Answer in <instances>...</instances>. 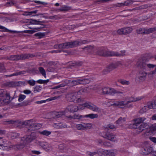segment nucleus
<instances>
[{"label":"nucleus","mask_w":156,"mask_h":156,"mask_svg":"<svg viewBox=\"0 0 156 156\" xmlns=\"http://www.w3.org/2000/svg\"><path fill=\"white\" fill-rule=\"evenodd\" d=\"M126 102L124 101H117L111 105V106L114 107H118L120 108H126Z\"/></svg>","instance_id":"14"},{"label":"nucleus","mask_w":156,"mask_h":156,"mask_svg":"<svg viewBox=\"0 0 156 156\" xmlns=\"http://www.w3.org/2000/svg\"><path fill=\"white\" fill-rule=\"evenodd\" d=\"M69 118H70L74 119H80L82 118H84V116L80 115L79 114H75L72 116H70L68 117Z\"/></svg>","instance_id":"30"},{"label":"nucleus","mask_w":156,"mask_h":156,"mask_svg":"<svg viewBox=\"0 0 156 156\" xmlns=\"http://www.w3.org/2000/svg\"><path fill=\"white\" fill-rule=\"evenodd\" d=\"M133 2L132 0L126 1L124 2L125 6H128L131 5L133 3Z\"/></svg>","instance_id":"51"},{"label":"nucleus","mask_w":156,"mask_h":156,"mask_svg":"<svg viewBox=\"0 0 156 156\" xmlns=\"http://www.w3.org/2000/svg\"><path fill=\"white\" fill-rule=\"evenodd\" d=\"M30 103V101L27 100V101H26L23 102L21 103V105L22 106H26L27 105H29Z\"/></svg>","instance_id":"58"},{"label":"nucleus","mask_w":156,"mask_h":156,"mask_svg":"<svg viewBox=\"0 0 156 156\" xmlns=\"http://www.w3.org/2000/svg\"><path fill=\"white\" fill-rule=\"evenodd\" d=\"M156 31V27L149 29L140 28L136 30L137 33L139 34H147Z\"/></svg>","instance_id":"8"},{"label":"nucleus","mask_w":156,"mask_h":156,"mask_svg":"<svg viewBox=\"0 0 156 156\" xmlns=\"http://www.w3.org/2000/svg\"><path fill=\"white\" fill-rule=\"evenodd\" d=\"M119 82L122 84L123 85H129V82L128 81H126L124 80H120Z\"/></svg>","instance_id":"55"},{"label":"nucleus","mask_w":156,"mask_h":156,"mask_svg":"<svg viewBox=\"0 0 156 156\" xmlns=\"http://www.w3.org/2000/svg\"><path fill=\"white\" fill-rule=\"evenodd\" d=\"M66 109L71 112H76L78 110V106L75 104H71L67 106Z\"/></svg>","instance_id":"17"},{"label":"nucleus","mask_w":156,"mask_h":156,"mask_svg":"<svg viewBox=\"0 0 156 156\" xmlns=\"http://www.w3.org/2000/svg\"><path fill=\"white\" fill-rule=\"evenodd\" d=\"M133 30L130 27L123 28L118 30L117 33L119 34H127L130 33Z\"/></svg>","instance_id":"13"},{"label":"nucleus","mask_w":156,"mask_h":156,"mask_svg":"<svg viewBox=\"0 0 156 156\" xmlns=\"http://www.w3.org/2000/svg\"><path fill=\"white\" fill-rule=\"evenodd\" d=\"M38 69L41 74H42L44 77L46 78V72L44 69L42 67H40Z\"/></svg>","instance_id":"37"},{"label":"nucleus","mask_w":156,"mask_h":156,"mask_svg":"<svg viewBox=\"0 0 156 156\" xmlns=\"http://www.w3.org/2000/svg\"><path fill=\"white\" fill-rule=\"evenodd\" d=\"M19 136L20 134L16 133H13L11 134V137L13 139L17 138Z\"/></svg>","instance_id":"47"},{"label":"nucleus","mask_w":156,"mask_h":156,"mask_svg":"<svg viewBox=\"0 0 156 156\" xmlns=\"http://www.w3.org/2000/svg\"><path fill=\"white\" fill-rule=\"evenodd\" d=\"M94 48V47L93 46L90 45L87 46L86 47H85L83 49L86 50L87 51L89 52H90L93 50Z\"/></svg>","instance_id":"42"},{"label":"nucleus","mask_w":156,"mask_h":156,"mask_svg":"<svg viewBox=\"0 0 156 156\" xmlns=\"http://www.w3.org/2000/svg\"><path fill=\"white\" fill-rule=\"evenodd\" d=\"M49 81V80H39L37 81V82L40 84H46Z\"/></svg>","instance_id":"49"},{"label":"nucleus","mask_w":156,"mask_h":156,"mask_svg":"<svg viewBox=\"0 0 156 156\" xmlns=\"http://www.w3.org/2000/svg\"><path fill=\"white\" fill-rule=\"evenodd\" d=\"M114 92L113 94H112V95H113L115 94H116L118 96L121 95L122 94H123V93L119 91H116L113 89Z\"/></svg>","instance_id":"50"},{"label":"nucleus","mask_w":156,"mask_h":156,"mask_svg":"<svg viewBox=\"0 0 156 156\" xmlns=\"http://www.w3.org/2000/svg\"><path fill=\"white\" fill-rule=\"evenodd\" d=\"M41 88L40 86H36L34 88V92L35 93L39 92L41 90Z\"/></svg>","instance_id":"52"},{"label":"nucleus","mask_w":156,"mask_h":156,"mask_svg":"<svg viewBox=\"0 0 156 156\" xmlns=\"http://www.w3.org/2000/svg\"><path fill=\"white\" fill-rule=\"evenodd\" d=\"M67 84V80H66L65 81V83H62L59 84V85L56 86V88H59L60 87H64L66 86Z\"/></svg>","instance_id":"54"},{"label":"nucleus","mask_w":156,"mask_h":156,"mask_svg":"<svg viewBox=\"0 0 156 156\" xmlns=\"http://www.w3.org/2000/svg\"><path fill=\"white\" fill-rule=\"evenodd\" d=\"M80 84H86L90 82V80L88 79H79Z\"/></svg>","instance_id":"27"},{"label":"nucleus","mask_w":156,"mask_h":156,"mask_svg":"<svg viewBox=\"0 0 156 156\" xmlns=\"http://www.w3.org/2000/svg\"><path fill=\"white\" fill-rule=\"evenodd\" d=\"M37 144L47 151H51L52 150L51 146L46 142L39 141Z\"/></svg>","instance_id":"12"},{"label":"nucleus","mask_w":156,"mask_h":156,"mask_svg":"<svg viewBox=\"0 0 156 156\" xmlns=\"http://www.w3.org/2000/svg\"><path fill=\"white\" fill-rule=\"evenodd\" d=\"M150 140L153 143L156 144V138L151 136L149 137Z\"/></svg>","instance_id":"64"},{"label":"nucleus","mask_w":156,"mask_h":156,"mask_svg":"<svg viewBox=\"0 0 156 156\" xmlns=\"http://www.w3.org/2000/svg\"><path fill=\"white\" fill-rule=\"evenodd\" d=\"M101 136L104 138L113 142H116L117 141L115 135L112 133L102 132L101 133Z\"/></svg>","instance_id":"6"},{"label":"nucleus","mask_w":156,"mask_h":156,"mask_svg":"<svg viewBox=\"0 0 156 156\" xmlns=\"http://www.w3.org/2000/svg\"><path fill=\"white\" fill-rule=\"evenodd\" d=\"M77 94L76 92H71L67 94L66 96L67 100L70 102H74Z\"/></svg>","instance_id":"15"},{"label":"nucleus","mask_w":156,"mask_h":156,"mask_svg":"<svg viewBox=\"0 0 156 156\" xmlns=\"http://www.w3.org/2000/svg\"><path fill=\"white\" fill-rule=\"evenodd\" d=\"M84 129H90L92 127V125L89 123H83Z\"/></svg>","instance_id":"41"},{"label":"nucleus","mask_w":156,"mask_h":156,"mask_svg":"<svg viewBox=\"0 0 156 156\" xmlns=\"http://www.w3.org/2000/svg\"><path fill=\"white\" fill-rule=\"evenodd\" d=\"M40 133L41 134L43 135L48 136L51 134V132L50 131L45 130L42 131L40 132Z\"/></svg>","instance_id":"40"},{"label":"nucleus","mask_w":156,"mask_h":156,"mask_svg":"<svg viewBox=\"0 0 156 156\" xmlns=\"http://www.w3.org/2000/svg\"><path fill=\"white\" fill-rule=\"evenodd\" d=\"M112 51L107 50L104 48H100L97 49L96 53L101 56H112Z\"/></svg>","instance_id":"9"},{"label":"nucleus","mask_w":156,"mask_h":156,"mask_svg":"<svg viewBox=\"0 0 156 156\" xmlns=\"http://www.w3.org/2000/svg\"><path fill=\"white\" fill-rule=\"evenodd\" d=\"M45 35V34L44 33L38 32L35 34L34 36L38 37V38L40 39L43 38Z\"/></svg>","instance_id":"34"},{"label":"nucleus","mask_w":156,"mask_h":156,"mask_svg":"<svg viewBox=\"0 0 156 156\" xmlns=\"http://www.w3.org/2000/svg\"><path fill=\"white\" fill-rule=\"evenodd\" d=\"M26 73L25 71H20L19 72H16L12 74L7 75L6 76L10 77L13 76H17L18 75H22L25 74Z\"/></svg>","instance_id":"25"},{"label":"nucleus","mask_w":156,"mask_h":156,"mask_svg":"<svg viewBox=\"0 0 156 156\" xmlns=\"http://www.w3.org/2000/svg\"><path fill=\"white\" fill-rule=\"evenodd\" d=\"M9 59L10 60H20V55H12L9 57Z\"/></svg>","instance_id":"29"},{"label":"nucleus","mask_w":156,"mask_h":156,"mask_svg":"<svg viewBox=\"0 0 156 156\" xmlns=\"http://www.w3.org/2000/svg\"><path fill=\"white\" fill-rule=\"evenodd\" d=\"M37 10H35L31 12H24L23 15L25 16H30L32 15L33 14H35L37 12Z\"/></svg>","instance_id":"38"},{"label":"nucleus","mask_w":156,"mask_h":156,"mask_svg":"<svg viewBox=\"0 0 156 156\" xmlns=\"http://www.w3.org/2000/svg\"><path fill=\"white\" fill-rule=\"evenodd\" d=\"M113 65L112 63L110 64L108 67V71H110L114 69L115 68H114Z\"/></svg>","instance_id":"59"},{"label":"nucleus","mask_w":156,"mask_h":156,"mask_svg":"<svg viewBox=\"0 0 156 156\" xmlns=\"http://www.w3.org/2000/svg\"><path fill=\"white\" fill-rule=\"evenodd\" d=\"M20 55L21 60L28 59L30 57H31L33 55L30 54H25Z\"/></svg>","instance_id":"31"},{"label":"nucleus","mask_w":156,"mask_h":156,"mask_svg":"<svg viewBox=\"0 0 156 156\" xmlns=\"http://www.w3.org/2000/svg\"><path fill=\"white\" fill-rule=\"evenodd\" d=\"M99 153L102 156H114L116 154V151L114 150H105L101 149Z\"/></svg>","instance_id":"10"},{"label":"nucleus","mask_w":156,"mask_h":156,"mask_svg":"<svg viewBox=\"0 0 156 156\" xmlns=\"http://www.w3.org/2000/svg\"><path fill=\"white\" fill-rule=\"evenodd\" d=\"M89 109L95 112H99L100 110L98 108L93 105H90Z\"/></svg>","instance_id":"33"},{"label":"nucleus","mask_w":156,"mask_h":156,"mask_svg":"<svg viewBox=\"0 0 156 156\" xmlns=\"http://www.w3.org/2000/svg\"><path fill=\"white\" fill-rule=\"evenodd\" d=\"M37 138L36 134L34 132L32 133L30 135L25 136L21 138L22 143L24 144H27L31 142Z\"/></svg>","instance_id":"5"},{"label":"nucleus","mask_w":156,"mask_h":156,"mask_svg":"<svg viewBox=\"0 0 156 156\" xmlns=\"http://www.w3.org/2000/svg\"><path fill=\"white\" fill-rule=\"evenodd\" d=\"M87 88H83L79 90L78 92H76L78 94H83L84 93L87 92Z\"/></svg>","instance_id":"45"},{"label":"nucleus","mask_w":156,"mask_h":156,"mask_svg":"<svg viewBox=\"0 0 156 156\" xmlns=\"http://www.w3.org/2000/svg\"><path fill=\"white\" fill-rule=\"evenodd\" d=\"M83 123L82 124H78L76 126V128L78 130H84Z\"/></svg>","instance_id":"46"},{"label":"nucleus","mask_w":156,"mask_h":156,"mask_svg":"<svg viewBox=\"0 0 156 156\" xmlns=\"http://www.w3.org/2000/svg\"><path fill=\"white\" fill-rule=\"evenodd\" d=\"M67 84H69V86L71 87H73L80 84L79 79H77L76 80H66Z\"/></svg>","instance_id":"21"},{"label":"nucleus","mask_w":156,"mask_h":156,"mask_svg":"<svg viewBox=\"0 0 156 156\" xmlns=\"http://www.w3.org/2000/svg\"><path fill=\"white\" fill-rule=\"evenodd\" d=\"M106 128H109L111 129H116V127L114 125L112 124H109L108 125Z\"/></svg>","instance_id":"60"},{"label":"nucleus","mask_w":156,"mask_h":156,"mask_svg":"<svg viewBox=\"0 0 156 156\" xmlns=\"http://www.w3.org/2000/svg\"><path fill=\"white\" fill-rule=\"evenodd\" d=\"M5 69L4 64L3 63H0V71L4 70Z\"/></svg>","instance_id":"63"},{"label":"nucleus","mask_w":156,"mask_h":156,"mask_svg":"<svg viewBox=\"0 0 156 156\" xmlns=\"http://www.w3.org/2000/svg\"><path fill=\"white\" fill-rule=\"evenodd\" d=\"M33 24H40L39 23H44L43 21H40L38 20H32V21L31 22Z\"/></svg>","instance_id":"62"},{"label":"nucleus","mask_w":156,"mask_h":156,"mask_svg":"<svg viewBox=\"0 0 156 156\" xmlns=\"http://www.w3.org/2000/svg\"><path fill=\"white\" fill-rule=\"evenodd\" d=\"M78 94H76V97L75 101H74V102L76 103H83L84 101V98L78 96Z\"/></svg>","instance_id":"24"},{"label":"nucleus","mask_w":156,"mask_h":156,"mask_svg":"<svg viewBox=\"0 0 156 156\" xmlns=\"http://www.w3.org/2000/svg\"><path fill=\"white\" fill-rule=\"evenodd\" d=\"M7 85L9 87H14L18 86V83L12 81L7 83Z\"/></svg>","instance_id":"36"},{"label":"nucleus","mask_w":156,"mask_h":156,"mask_svg":"<svg viewBox=\"0 0 156 156\" xmlns=\"http://www.w3.org/2000/svg\"><path fill=\"white\" fill-rule=\"evenodd\" d=\"M153 58V56H151L150 57L149 59L141 58L139 59L137 63V65L138 67H139L141 69L145 70L148 69L149 70H151L155 68L154 70L151 71L148 73L145 72L144 71H140L138 76L139 81H144L146 78L147 75H153L156 74V65L147 63V62H148L150 59Z\"/></svg>","instance_id":"1"},{"label":"nucleus","mask_w":156,"mask_h":156,"mask_svg":"<svg viewBox=\"0 0 156 156\" xmlns=\"http://www.w3.org/2000/svg\"><path fill=\"white\" fill-rule=\"evenodd\" d=\"M126 121L125 117H120L116 121V123L117 124H121L124 122Z\"/></svg>","instance_id":"32"},{"label":"nucleus","mask_w":156,"mask_h":156,"mask_svg":"<svg viewBox=\"0 0 156 156\" xmlns=\"http://www.w3.org/2000/svg\"><path fill=\"white\" fill-rule=\"evenodd\" d=\"M84 117H89L91 119L97 118L98 115L97 114H90L84 116Z\"/></svg>","instance_id":"35"},{"label":"nucleus","mask_w":156,"mask_h":156,"mask_svg":"<svg viewBox=\"0 0 156 156\" xmlns=\"http://www.w3.org/2000/svg\"><path fill=\"white\" fill-rule=\"evenodd\" d=\"M41 28V27H36L33 28H30L32 30H25L24 32L26 33L32 34L36 31H38Z\"/></svg>","instance_id":"23"},{"label":"nucleus","mask_w":156,"mask_h":156,"mask_svg":"<svg viewBox=\"0 0 156 156\" xmlns=\"http://www.w3.org/2000/svg\"><path fill=\"white\" fill-rule=\"evenodd\" d=\"M26 81L27 82L30 86H34L35 84V81L33 80H27Z\"/></svg>","instance_id":"44"},{"label":"nucleus","mask_w":156,"mask_h":156,"mask_svg":"<svg viewBox=\"0 0 156 156\" xmlns=\"http://www.w3.org/2000/svg\"><path fill=\"white\" fill-rule=\"evenodd\" d=\"M26 95L20 94L19 96L18 101L19 102H21L23 101L26 98Z\"/></svg>","instance_id":"43"},{"label":"nucleus","mask_w":156,"mask_h":156,"mask_svg":"<svg viewBox=\"0 0 156 156\" xmlns=\"http://www.w3.org/2000/svg\"><path fill=\"white\" fill-rule=\"evenodd\" d=\"M153 148L150 145L147 144L144 146L142 150V152L144 154L146 155L150 154L152 152Z\"/></svg>","instance_id":"16"},{"label":"nucleus","mask_w":156,"mask_h":156,"mask_svg":"<svg viewBox=\"0 0 156 156\" xmlns=\"http://www.w3.org/2000/svg\"><path fill=\"white\" fill-rule=\"evenodd\" d=\"M151 105V104L150 102H148L147 105L145 106L140 110L139 113L142 114L146 112L149 109H152Z\"/></svg>","instance_id":"19"},{"label":"nucleus","mask_w":156,"mask_h":156,"mask_svg":"<svg viewBox=\"0 0 156 156\" xmlns=\"http://www.w3.org/2000/svg\"><path fill=\"white\" fill-rule=\"evenodd\" d=\"M151 104V106L152 108L153 109H156V100L154 102H149Z\"/></svg>","instance_id":"61"},{"label":"nucleus","mask_w":156,"mask_h":156,"mask_svg":"<svg viewBox=\"0 0 156 156\" xmlns=\"http://www.w3.org/2000/svg\"><path fill=\"white\" fill-rule=\"evenodd\" d=\"M65 114L64 111L61 112H54L52 113V115L54 118H57L61 117Z\"/></svg>","instance_id":"22"},{"label":"nucleus","mask_w":156,"mask_h":156,"mask_svg":"<svg viewBox=\"0 0 156 156\" xmlns=\"http://www.w3.org/2000/svg\"><path fill=\"white\" fill-rule=\"evenodd\" d=\"M33 119L28 120L23 123V124L25 125H30L29 128L27 129L26 128V129H27V132H30L36 129L37 127H39V126L41 125L40 124H32L31 122H33Z\"/></svg>","instance_id":"7"},{"label":"nucleus","mask_w":156,"mask_h":156,"mask_svg":"<svg viewBox=\"0 0 156 156\" xmlns=\"http://www.w3.org/2000/svg\"><path fill=\"white\" fill-rule=\"evenodd\" d=\"M70 7L66 5H64L59 8L58 9L59 11L62 12H66L69 11L71 9Z\"/></svg>","instance_id":"28"},{"label":"nucleus","mask_w":156,"mask_h":156,"mask_svg":"<svg viewBox=\"0 0 156 156\" xmlns=\"http://www.w3.org/2000/svg\"><path fill=\"white\" fill-rule=\"evenodd\" d=\"M114 92L113 89L108 87H104L100 89L98 93L103 94L112 95Z\"/></svg>","instance_id":"11"},{"label":"nucleus","mask_w":156,"mask_h":156,"mask_svg":"<svg viewBox=\"0 0 156 156\" xmlns=\"http://www.w3.org/2000/svg\"><path fill=\"white\" fill-rule=\"evenodd\" d=\"M97 152H91L89 151H87L86 152V154L87 155L90 156H93L94 155L97 154Z\"/></svg>","instance_id":"56"},{"label":"nucleus","mask_w":156,"mask_h":156,"mask_svg":"<svg viewBox=\"0 0 156 156\" xmlns=\"http://www.w3.org/2000/svg\"><path fill=\"white\" fill-rule=\"evenodd\" d=\"M53 126L56 128H62L66 127V126L61 122H58L53 124Z\"/></svg>","instance_id":"26"},{"label":"nucleus","mask_w":156,"mask_h":156,"mask_svg":"<svg viewBox=\"0 0 156 156\" xmlns=\"http://www.w3.org/2000/svg\"><path fill=\"white\" fill-rule=\"evenodd\" d=\"M9 93L3 90L0 89V103L1 104H8L10 101Z\"/></svg>","instance_id":"4"},{"label":"nucleus","mask_w":156,"mask_h":156,"mask_svg":"<svg viewBox=\"0 0 156 156\" xmlns=\"http://www.w3.org/2000/svg\"><path fill=\"white\" fill-rule=\"evenodd\" d=\"M48 18L50 19L56 20L58 19H60V17H58L57 15H54L49 16L48 17Z\"/></svg>","instance_id":"57"},{"label":"nucleus","mask_w":156,"mask_h":156,"mask_svg":"<svg viewBox=\"0 0 156 156\" xmlns=\"http://www.w3.org/2000/svg\"><path fill=\"white\" fill-rule=\"evenodd\" d=\"M126 55V51L125 50L121 51V53H119L118 52L112 51V56L121 57Z\"/></svg>","instance_id":"20"},{"label":"nucleus","mask_w":156,"mask_h":156,"mask_svg":"<svg viewBox=\"0 0 156 156\" xmlns=\"http://www.w3.org/2000/svg\"><path fill=\"white\" fill-rule=\"evenodd\" d=\"M35 3L37 4L38 5H41L40 7H41L42 5H46L48 4L46 2H41L39 1L35 0L33 1Z\"/></svg>","instance_id":"39"},{"label":"nucleus","mask_w":156,"mask_h":156,"mask_svg":"<svg viewBox=\"0 0 156 156\" xmlns=\"http://www.w3.org/2000/svg\"><path fill=\"white\" fill-rule=\"evenodd\" d=\"M144 98L143 96H140L136 98L133 97H130L128 98V100L126 102V105L129 103L138 101L141 100L143 99Z\"/></svg>","instance_id":"18"},{"label":"nucleus","mask_w":156,"mask_h":156,"mask_svg":"<svg viewBox=\"0 0 156 156\" xmlns=\"http://www.w3.org/2000/svg\"><path fill=\"white\" fill-rule=\"evenodd\" d=\"M80 41H73L70 42L63 43L58 45L55 46V48L57 47L59 49L68 48L76 47L80 45Z\"/></svg>","instance_id":"3"},{"label":"nucleus","mask_w":156,"mask_h":156,"mask_svg":"<svg viewBox=\"0 0 156 156\" xmlns=\"http://www.w3.org/2000/svg\"><path fill=\"white\" fill-rule=\"evenodd\" d=\"M67 84V80H66L65 81V83H62L59 84V85L56 86V88H59L60 87H64L66 86Z\"/></svg>","instance_id":"53"},{"label":"nucleus","mask_w":156,"mask_h":156,"mask_svg":"<svg viewBox=\"0 0 156 156\" xmlns=\"http://www.w3.org/2000/svg\"><path fill=\"white\" fill-rule=\"evenodd\" d=\"M25 144H24V143H23V144H18L16 145V149L18 150H20V149H22L24 147V145Z\"/></svg>","instance_id":"48"},{"label":"nucleus","mask_w":156,"mask_h":156,"mask_svg":"<svg viewBox=\"0 0 156 156\" xmlns=\"http://www.w3.org/2000/svg\"><path fill=\"white\" fill-rule=\"evenodd\" d=\"M146 119V118L144 117L135 119L133 120L134 123L133 124H130L129 127L131 129H136V133L138 134L140 133L150 127L149 123H143Z\"/></svg>","instance_id":"2"}]
</instances>
